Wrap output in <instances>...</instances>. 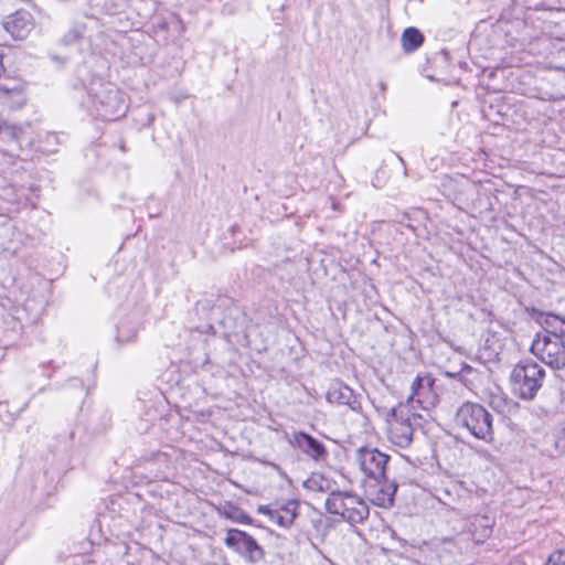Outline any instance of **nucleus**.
<instances>
[{"label":"nucleus","mask_w":565,"mask_h":565,"mask_svg":"<svg viewBox=\"0 0 565 565\" xmlns=\"http://www.w3.org/2000/svg\"><path fill=\"white\" fill-rule=\"evenodd\" d=\"M492 415L482 405L463 403L456 413V423L486 443L493 439Z\"/></svg>","instance_id":"1"},{"label":"nucleus","mask_w":565,"mask_h":565,"mask_svg":"<svg viewBox=\"0 0 565 565\" xmlns=\"http://www.w3.org/2000/svg\"><path fill=\"white\" fill-rule=\"evenodd\" d=\"M544 369L531 360L520 361L511 373L513 393L521 399H533L542 387Z\"/></svg>","instance_id":"2"},{"label":"nucleus","mask_w":565,"mask_h":565,"mask_svg":"<svg viewBox=\"0 0 565 565\" xmlns=\"http://www.w3.org/2000/svg\"><path fill=\"white\" fill-rule=\"evenodd\" d=\"M326 509L351 524L362 523L370 514L367 503L352 492H331L326 500Z\"/></svg>","instance_id":"3"},{"label":"nucleus","mask_w":565,"mask_h":565,"mask_svg":"<svg viewBox=\"0 0 565 565\" xmlns=\"http://www.w3.org/2000/svg\"><path fill=\"white\" fill-rule=\"evenodd\" d=\"M90 107L104 120H116L125 115L126 104L119 89L111 84H103L89 94Z\"/></svg>","instance_id":"4"},{"label":"nucleus","mask_w":565,"mask_h":565,"mask_svg":"<svg viewBox=\"0 0 565 565\" xmlns=\"http://www.w3.org/2000/svg\"><path fill=\"white\" fill-rule=\"evenodd\" d=\"M531 352L543 363L555 370L565 367V342L548 334H536Z\"/></svg>","instance_id":"5"},{"label":"nucleus","mask_w":565,"mask_h":565,"mask_svg":"<svg viewBox=\"0 0 565 565\" xmlns=\"http://www.w3.org/2000/svg\"><path fill=\"white\" fill-rule=\"evenodd\" d=\"M435 379L429 374H418L411 385V394L407 397V405L415 409L416 406L423 411H429L436 406L438 395L434 391Z\"/></svg>","instance_id":"6"},{"label":"nucleus","mask_w":565,"mask_h":565,"mask_svg":"<svg viewBox=\"0 0 565 565\" xmlns=\"http://www.w3.org/2000/svg\"><path fill=\"white\" fill-rule=\"evenodd\" d=\"M387 423L390 441L399 448H407L413 441L414 427L411 417L403 414L402 405L391 409Z\"/></svg>","instance_id":"7"},{"label":"nucleus","mask_w":565,"mask_h":565,"mask_svg":"<svg viewBox=\"0 0 565 565\" xmlns=\"http://www.w3.org/2000/svg\"><path fill=\"white\" fill-rule=\"evenodd\" d=\"M225 543L227 546L235 548L238 553L247 557L252 563L260 562L264 558L265 553L263 547L253 536L244 531L237 529L228 530Z\"/></svg>","instance_id":"8"},{"label":"nucleus","mask_w":565,"mask_h":565,"mask_svg":"<svg viewBox=\"0 0 565 565\" xmlns=\"http://www.w3.org/2000/svg\"><path fill=\"white\" fill-rule=\"evenodd\" d=\"M288 443L291 447L300 450L306 457L316 463H322L328 460L329 452L326 446L305 431H294L288 437Z\"/></svg>","instance_id":"9"},{"label":"nucleus","mask_w":565,"mask_h":565,"mask_svg":"<svg viewBox=\"0 0 565 565\" xmlns=\"http://www.w3.org/2000/svg\"><path fill=\"white\" fill-rule=\"evenodd\" d=\"M390 457L376 448H360L356 461L360 469L371 479L377 480L385 476V467Z\"/></svg>","instance_id":"10"},{"label":"nucleus","mask_w":565,"mask_h":565,"mask_svg":"<svg viewBox=\"0 0 565 565\" xmlns=\"http://www.w3.org/2000/svg\"><path fill=\"white\" fill-rule=\"evenodd\" d=\"M397 483L390 481L385 476L377 480H372L366 488V493L371 502L381 508H391L394 504Z\"/></svg>","instance_id":"11"},{"label":"nucleus","mask_w":565,"mask_h":565,"mask_svg":"<svg viewBox=\"0 0 565 565\" xmlns=\"http://www.w3.org/2000/svg\"><path fill=\"white\" fill-rule=\"evenodd\" d=\"M327 401L331 404L345 405L351 411L360 413L362 405L359 396L353 392L351 387L342 382H333L330 384L327 394Z\"/></svg>","instance_id":"12"},{"label":"nucleus","mask_w":565,"mask_h":565,"mask_svg":"<svg viewBox=\"0 0 565 565\" xmlns=\"http://www.w3.org/2000/svg\"><path fill=\"white\" fill-rule=\"evenodd\" d=\"M3 26L13 39L23 40L34 28L33 17L26 10H18L7 17Z\"/></svg>","instance_id":"13"},{"label":"nucleus","mask_w":565,"mask_h":565,"mask_svg":"<svg viewBox=\"0 0 565 565\" xmlns=\"http://www.w3.org/2000/svg\"><path fill=\"white\" fill-rule=\"evenodd\" d=\"M297 510L298 503L296 501H289L277 509H271L268 505L258 507V512L260 514L268 515L273 522L282 527H289L294 524V521L298 515Z\"/></svg>","instance_id":"14"},{"label":"nucleus","mask_w":565,"mask_h":565,"mask_svg":"<svg viewBox=\"0 0 565 565\" xmlns=\"http://www.w3.org/2000/svg\"><path fill=\"white\" fill-rule=\"evenodd\" d=\"M536 315L535 320L544 328L543 334H548L551 338H565V318L551 312H542L533 309Z\"/></svg>","instance_id":"15"},{"label":"nucleus","mask_w":565,"mask_h":565,"mask_svg":"<svg viewBox=\"0 0 565 565\" xmlns=\"http://www.w3.org/2000/svg\"><path fill=\"white\" fill-rule=\"evenodd\" d=\"M0 103L9 108L23 106L25 96L22 86L17 82L12 85L0 83Z\"/></svg>","instance_id":"16"},{"label":"nucleus","mask_w":565,"mask_h":565,"mask_svg":"<svg viewBox=\"0 0 565 565\" xmlns=\"http://www.w3.org/2000/svg\"><path fill=\"white\" fill-rule=\"evenodd\" d=\"M401 41L404 51L413 52L423 44L424 35L419 30L411 26L404 30Z\"/></svg>","instance_id":"17"},{"label":"nucleus","mask_w":565,"mask_h":565,"mask_svg":"<svg viewBox=\"0 0 565 565\" xmlns=\"http://www.w3.org/2000/svg\"><path fill=\"white\" fill-rule=\"evenodd\" d=\"M223 514L225 518L238 523H250V518L248 516V514H246L242 509L233 504H227L226 507H224Z\"/></svg>","instance_id":"18"},{"label":"nucleus","mask_w":565,"mask_h":565,"mask_svg":"<svg viewBox=\"0 0 565 565\" xmlns=\"http://www.w3.org/2000/svg\"><path fill=\"white\" fill-rule=\"evenodd\" d=\"M477 525L481 527V533L476 539L478 542H481L486 537L490 536V534L492 532V525H491V520L488 516H477L473 522V526L476 527Z\"/></svg>","instance_id":"19"},{"label":"nucleus","mask_w":565,"mask_h":565,"mask_svg":"<svg viewBox=\"0 0 565 565\" xmlns=\"http://www.w3.org/2000/svg\"><path fill=\"white\" fill-rule=\"evenodd\" d=\"M84 26L81 24H76L72 26L63 36L62 41L67 44H74L77 42L84 34Z\"/></svg>","instance_id":"20"},{"label":"nucleus","mask_w":565,"mask_h":565,"mask_svg":"<svg viewBox=\"0 0 565 565\" xmlns=\"http://www.w3.org/2000/svg\"><path fill=\"white\" fill-rule=\"evenodd\" d=\"M545 565H565V550H559L552 553Z\"/></svg>","instance_id":"21"},{"label":"nucleus","mask_w":565,"mask_h":565,"mask_svg":"<svg viewBox=\"0 0 565 565\" xmlns=\"http://www.w3.org/2000/svg\"><path fill=\"white\" fill-rule=\"evenodd\" d=\"M109 547H114L116 550V555L118 557H122L128 553V546L125 543H119L116 545H110Z\"/></svg>","instance_id":"22"},{"label":"nucleus","mask_w":565,"mask_h":565,"mask_svg":"<svg viewBox=\"0 0 565 565\" xmlns=\"http://www.w3.org/2000/svg\"><path fill=\"white\" fill-rule=\"evenodd\" d=\"M555 446H556V448H558L561 450H565V429H562L558 433L556 441H555Z\"/></svg>","instance_id":"23"},{"label":"nucleus","mask_w":565,"mask_h":565,"mask_svg":"<svg viewBox=\"0 0 565 565\" xmlns=\"http://www.w3.org/2000/svg\"><path fill=\"white\" fill-rule=\"evenodd\" d=\"M136 338V332H132L130 335L128 337H124L122 333H121V330L119 329L118 330V335H117V340L119 342H130L132 341L134 339Z\"/></svg>","instance_id":"24"},{"label":"nucleus","mask_w":565,"mask_h":565,"mask_svg":"<svg viewBox=\"0 0 565 565\" xmlns=\"http://www.w3.org/2000/svg\"><path fill=\"white\" fill-rule=\"evenodd\" d=\"M508 565H525V563L519 558H513L509 562Z\"/></svg>","instance_id":"25"},{"label":"nucleus","mask_w":565,"mask_h":565,"mask_svg":"<svg viewBox=\"0 0 565 565\" xmlns=\"http://www.w3.org/2000/svg\"><path fill=\"white\" fill-rule=\"evenodd\" d=\"M412 417H413V419L420 418V416L416 415L415 413H413Z\"/></svg>","instance_id":"26"}]
</instances>
